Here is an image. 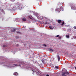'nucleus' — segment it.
Returning <instances> with one entry per match:
<instances>
[{
  "instance_id": "obj_1",
  "label": "nucleus",
  "mask_w": 76,
  "mask_h": 76,
  "mask_svg": "<svg viewBox=\"0 0 76 76\" xmlns=\"http://www.w3.org/2000/svg\"><path fill=\"white\" fill-rule=\"evenodd\" d=\"M18 66H20L21 67H23L24 69H29L31 68V67L29 66V65L26 64L24 63H21V64H19Z\"/></svg>"
},
{
  "instance_id": "obj_2",
  "label": "nucleus",
  "mask_w": 76,
  "mask_h": 76,
  "mask_svg": "<svg viewBox=\"0 0 76 76\" xmlns=\"http://www.w3.org/2000/svg\"><path fill=\"white\" fill-rule=\"evenodd\" d=\"M66 74H69V73L67 72H64L61 75L62 76H65V75H66Z\"/></svg>"
},
{
  "instance_id": "obj_3",
  "label": "nucleus",
  "mask_w": 76,
  "mask_h": 76,
  "mask_svg": "<svg viewBox=\"0 0 76 76\" xmlns=\"http://www.w3.org/2000/svg\"><path fill=\"white\" fill-rule=\"evenodd\" d=\"M71 9L72 10H76V7L75 6V5H73V6L71 7Z\"/></svg>"
},
{
  "instance_id": "obj_4",
  "label": "nucleus",
  "mask_w": 76,
  "mask_h": 76,
  "mask_svg": "<svg viewBox=\"0 0 76 76\" xmlns=\"http://www.w3.org/2000/svg\"><path fill=\"white\" fill-rule=\"evenodd\" d=\"M56 22H57L58 23H60L62 22V20H56Z\"/></svg>"
},
{
  "instance_id": "obj_5",
  "label": "nucleus",
  "mask_w": 76,
  "mask_h": 76,
  "mask_svg": "<svg viewBox=\"0 0 76 76\" xmlns=\"http://www.w3.org/2000/svg\"><path fill=\"white\" fill-rule=\"evenodd\" d=\"M56 11L57 12H60V11H61L60 8H57L56 9Z\"/></svg>"
},
{
  "instance_id": "obj_6",
  "label": "nucleus",
  "mask_w": 76,
  "mask_h": 76,
  "mask_svg": "<svg viewBox=\"0 0 76 76\" xmlns=\"http://www.w3.org/2000/svg\"><path fill=\"white\" fill-rule=\"evenodd\" d=\"M60 9L61 10H62V11H63L64 10V8L62 7V6H60Z\"/></svg>"
},
{
  "instance_id": "obj_7",
  "label": "nucleus",
  "mask_w": 76,
  "mask_h": 76,
  "mask_svg": "<svg viewBox=\"0 0 76 76\" xmlns=\"http://www.w3.org/2000/svg\"><path fill=\"white\" fill-rule=\"evenodd\" d=\"M11 31L12 32H16V29H13V30H11Z\"/></svg>"
},
{
  "instance_id": "obj_8",
  "label": "nucleus",
  "mask_w": 76,
  "mask_h": 76,
  "mask_svg": "<svg viewBox=\"0 0 76 76\" xmlns=\"http://www.w3.org/2000/svg\"><path fill=\"white\" fill-rule=\"evenodd\" d=\"M57 58L58 59V61H60V56H59V55H58L57 56Z\"/></svg>"
},
{
  "instance_id": "obj_9",
  "label": "nucleus",
  "mask_w": 76,
  "mask_h": 76,
  "mask_svg": "<svg viewBox=\"0 0 76 76\" xmlns=\"http://www.w3.org/2000/svg\"><path fill=\"white\" fill-rule=\"evenodd\" d=\"M62 23H61V25H62V26H63L64 24V21H62Z\"/></svg>"
},
{
  "instance_id": "obj_10",
  "label": "nucleus",
  "mask_w": 76,
  "mask_h": 76,
  "mask_svg": "<svg viewBox=\"0 0 76 76\" xmlns=\"http://www.w3.org/2000/svg\"><path fill=\"white\" fill-rule=\"evenodd\" d=\"M49 27L50 29H54V27H53L51 26H49Z\"/></svg>"
},
{
  "instance_id": "obj_11",
  "label": "nucleus",
  "mask_w": 76,
  "mask_h": 76,
  "mask_svg": "<svg viewBox=\"0 0 76 76\" xmlns=\"http://www.w3.org/2000/svg\"><path fill=\"white\" fill-rule=\"evenodd\" d=\"M42 19H44V20H46V19H47V18L45 17H42Z\"/></svg>"
},
{
  "instance_id": "obj_12",
  "label": "nucleus",
  "mask_w": 76,
  "mask_h": 76,
  "mask_svg": "<svg viewBox=\"0 0 76 76\" xmlns=\"http://www.w3.org/2000/svg\"><path fill=\"white\" fill-rule=\"evenodd\" d=\"M13 75L15 76H17V75H18V73H17V72H15L13 74Z\"/></svg>"
},
{
  "instance_id": "obj_13",
  "label": "nucleus",
  "mask_w": 76,
  "mask_h": 76,
  "mask_svg": "<svg viewBox=\"0 0 76 76\" xmlns=\"http://www.w3.org/2000/svg\"><path fill=\"white\" fill-rule=\"evenodd\" d=\"M22 20H23V21H26V19H24V18H23L22 19Z\"/></svg>"
},
{
  "instance_id": "obj_14",
  "label": "nucleus",
  "mask_w": 76,
  "mask_h": 76,
  "mask_svg": "<svg viewBox=\"0 0 76 76\" xmlns=\"http://www.w3.org/2000/svg\"><path fill=\"white\" fill-rule=\"evenodd\" d=\"M75 5H73V4L72 3H71V6H72V7H73V6H74Z\"/></svg>"
},
{
  "instance_id": "obj_15",
  "label": "nucleus",
  "mask_w": 76,
  "mask_h": 76,
  "mask_svg": "<svg viewBox=\"0 0 76 76\" xmlns=\"http://www.w3.org/2000/svg\"><path fill=\"white\" fill-rule=\"evenodd\" d=\"M66 38H69V37H70V36H69V35H66Z\"/></svg>"
},
{
  "instance_id": "obj_16",
  "label": "nucleus",
  "mask_w": 76,
  "mask_h": 76,
  "mask_svg": "<svg viewBox=\"0 0 76 76\" xmlns=\"http://www.w3.org/2000/svg\"><path fill=\"white\" fill-rule=\"evenodd\" d=\"M55 67L56 68V69H58V66H55Z\"/></svg>"
},
{
  "instance_id": "obj_17",
  "label": "nucleus",
  "mask_w": 76,
  "mask_h": 76,
  "mask_svg": "<svg viewBox=\"0 0 76 76\" xmlns=\"http://www.w3.org/2000/svg\"><path fill=\"white\" fill-rule=\"evenodd\" d=\"M16 32L17 34H20V32L18 31H17Z\"/></svg>"
},
{
  "instance_id": "obj_18",
  "label": "nucleus",
  "mask_w": 76,
  "mask_h": 76,
  "mask_svg": "<svg viewBox=\"0 0 76 76\" xmlns=\"http://www.w3.org/2000/svg\"><path fill=\"white\" fill-rule=\"evenodd\" d=\"M3 47H7V45H4L3 46Z\"/></svg>"
},
{
  "instance_id": "obj_19",
  "label": "nucleus",
  "mask_w": 76,
  "mask_h": 76,
  "mask_svg": "<svg viewBox=\"0 0 76 76\" xmlns=\"http://www.w3.org/2000/svg\"><path fill=\"white\" fill-rule=\"evenodd\" d=\"M14 66H18V65L16 64H14L13 65Z\"/></svg>"
},
{
  "instance_id": "obj_20",
  "label": "nucleus",
  "mask_w": 76,
  "mask_h": 76,
  "mask_svg": "<svg viewBox=\"0 0 76 76\" xmlns=\"http://www.w3.org/2000/svg\"><path fill=\"white\" fill-rule=\"evenodd\" d=\"M59 39H61V37L60 36H59L58 37Z\"/></svg>"
},
{
  "instance_id": "obj_21",
  "label": "nucleus",
  "mask_w": 76,
  "mask_h": 76,
  "mask_svg": "<svg viewBox=\"0 0 76 76\" xmlns=\"http://www.w3.org/2000/svg\"><path fill=\"white\" fill-rule=\"evenodd\" d=\"M50 51H53L54 50H53L52 49H50Z\"/></svg>"
},
{
  "instance_id": "obj_22",
  "label": "nucleus",
  "mask_w": 76,
  "mask_h": 76,
  "mask_svg": "<svg viewBox=\"0 0 76 76\" xmlns=\"http://www.w3.org/2000/svg\"><path fill=\"white\" fill-rule=\"evenodd\" d=\"M43 45L44 46H45V47H47V45H46L45 44H43Z\"/></svg>"
},
{
  "instance_id": "obj_23",
  "label": "nucleus",
  "mask_w": 76,
  "mask_h": 76,
  "mask_svg": "<svg viewBox=\"0 0 76 76\" xmlns=\"http://www.w3.org/2000/svg\"><path fill=\"white\" fill-rule=\"evenodd\" d=\"M15 38H16V39H18V38H19V37H18V36H16V37Z\"/></svg>"
},
{
  "instance_id": "obj_24",
  "label": "nucleus",
  "mask_w": 76,
  "mask_h": 76,
  "mask_svg": "<svg viewBox=\"0 0 76 76\" xmlns=\"http://www.w3.org/2000/svg\"><path fill=\"white\" fill-rule=\"evenodd\" d=\"M59 35H56V37H59Z\"/></svg>"
},
{
  "instance_id": "obj_25",
  "label": "nucleus",
  "mask_w": 76,
  "mask_h": 76,
  "mask_svg": "<svg viewBox=\"0 0 76 76\" xmlns=\"http://www.w3.org/2000/svg\"><path fill=\"white\" fill-rule=\"evenodd\" d=\"M46 76H49V75H48V74H47V75H46Z\"/></svg>"
},
{
  "instance_id": "obj_26",
  "label": "nucleus",
  "mask_w": 76,
  "mask_h": 76,
  "mask_svg": "<svg viewBox=\"0 0 76 76\" xmlns=\"http://www.w3.org/2000/svg\"><path fill=\"white\" fill-rule=\"evenodd\" d=\"M75 69H76V66H75Z\"/></svg>"
},
{
  "instance_id": "obj_27",
  "label": "nucleus",
  "mask_w": 76,
  "mask_h": 76,
  "mask_svg": "<svg viewBox=\"0 0 76 76\" xmlns=\"http://www.w3.org/2000/svg\"><path fill=\"white\" fill-rule=\"evenodd\" d=\"M17 46H19V45L17 44Z\"/></svg>"
},
{
  "instance_id": "obj_28",
  "label": "nucleus",
  "mask_w": 76,
  "mask_h": 76,
  "mask_svg": "<svg viewBox=\"0 0 76 76\" xmlns=\"http://www.w3.org/2000/svg\"><path fill=\"white\" fill-rule=\"evenodd\" d=\"M45 23H47V22H46Z\"/></svg>"
},
{
  "instance_id": "obj_29",
  "label": "nucleus",
  "mask_w": 76,
  "mask_h": 76,
  "mask_svg": "<svg viewBox=\"0 0 76 76\" xmlns=\"http://www.w3.org/2000/svg\"><path fill=\"white\" fill-rule=\"evenodd\" d=\"M32 19V18H30V19Z\"/></svg>"
},
{
  "instance_id": "obj_30",
  "label": "nucleus",
  "mask_w": 76,
  "mask_h": 76,
  "mask_svg": "<svg viewBox=\"0 0 76 76\" xmlns=\"http://www.w3.org/2000/svg\"><path fill=\"white\" fill-rule=\"evenodd\" d=\"M42 61V62H43V61Z\"/></svg>"
}]
</instances>
